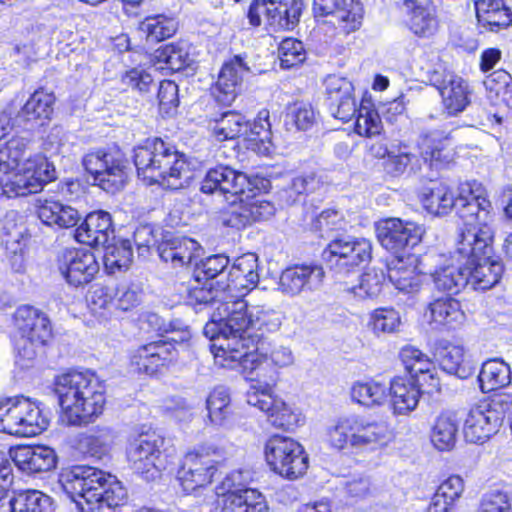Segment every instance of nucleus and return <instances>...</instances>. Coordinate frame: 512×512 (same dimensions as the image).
Instances as JSON below:
<instances>
[{
	"label": "nucleus",
	"instance_id": "obj_14",
	"mask_svg": "<svg viewBox=\"0 0 512 512\" xmlns=\"http://www.w3.org/2000/svg\"><path fill=\"white\" fill-rule=\"evenodd\" d=\"M164 439L156 432L147 431L130 438L126 455L135 472L153 480L165 468L161 448Z\"/></svg>",
	"mask_w": 512,
	"mask_h": 512
},
{
	"label": "nucleus",
	"instance_id": "obj_16",
	"mask_svg": "<svg viewBox=\"0 0 512 512\" xmlns=\"http://www.w3.org/2000/svg\"><path fill=\"white\" fill-rule=\"evenodd\" d=\"M303 0H255L249 8L251 25L259 26L264 16L267 24L277 29H292L298 23Z\"/></svg>",
	"mask_w": 512,
	"mask_h": 512
},
{
	"label": "nucleus",
	"instance_id": "obj_19",
	"mask_svg": "<svg viewBox=\"0 0 512 512\" xmlns=\"http://www.w3.org/2000/svg\"><path fill=\"white\" fill-rule=\"evenodd\" d=\"M371 255L372 244L365 238H336L324 250V257L343 272H349L351 268L368 263Z\"/></svg>",
	"mask_w": 512,
	"mask_h": 512
},
{
	"label": "nucleus",
	"instance_id": "obj_5",
	"mask_svg": "<svg viewBox=\"0 0 512 512\" xmlns=\"http://www.w3.org/2000/svg\"><path fill=\"white\" fill-rule=\"evenodd\" d=\"M54 390L68 425L81 426L93 422L104 411L105 386L90 371H73L55 378Z\"/></svg>",
	"mask_w": 512,
	"mask_h": 512
},
{
	"label": "nucleus",
	"instance_id": "obj_27",
	"mask_svg": "<svg viewBox=\"0 0 512 512\" xmlns=\"http://www.w3.org/2000/svg\"><path fill=\"white\" fill-rule=\"evenodd\" d=\"M325 273L317 264H298L286 268L280 276L279 289L290 296L301 292L315 291L323 283Z\"/></svg>",
	"mask_w": 512,
	"mask_h": 512
},
{
	"label": "nucleus",
	"instance_id": "obj_49",
	"mask_svg": "<svg viewBox=\"0 0 512 512\" xmlns=\"http://www.w3.org/2000/svg\"><path fill=\"white\" fill-rule=\"evenodd\" d=\"M457 432L458 425L455 419L447 413H441L432 425L431 443L439 451H450L456 444Z\"/></svg>",
	"mask_w": 512,
	"mask_h": 512
},
{
	"label": "nucleus",
	"instance_id": "obj_30",
	"mask_svg": "<svg viewBox=\"0 0 512 512\" xmlns=\"http://www.w3.org/2000/svg\"><path fill=\"white\" fill-rule=\"evenodd\" d=\"M441 97L444 112L457 116L471 103L472 89L469 83L456 74H448L440 84L434 85Z\"/></svg>",
	"mask_w": 512,
	"mask_h": 512
},
{
	"label": "nucleus",
	"instance_id": "obj_52",
	"mask_svg": "<svg viewBox=\"0 0 512 512\" xmlns=\"http://www.w3.org/2000/svg\"><path fill=\"white\" fill-rule=\"evenodd\" d=\"M177 28V21L165 15L146 17L139 25L140 31L146 35L147 40L152 42H159L173 36Z\"/></svg>",
	"mask_w": 512,
	"mask_h": 512
},
{
	"label": "nucleus",
	"instance_id": "obj_54",
	"mask_svg": "<svg viewBox=\"0 0 512 512\" xmlns=\"http://www.w3.org/2000/svg\"><path fill=\"white\" fill-rule=\"evenodd\" d=\"M385 274L383 270L372 268L360 276L359 283L350 288L355 297L365 299L377 298L383 288Z\"/></svg>",
	"mask_w": 512,
	"mask_h": 512
},
{
	"label": "nucleus",
	"instance_id": "obj_23",
	"mask_svg": "<svg viewBox=\"0 0 512 512\" xmlns=\"http://www.w3.org/2000/svg\"><path fill=\"white\" fill-rule=\"evenodd\" d=\"M313 11L316 17L335 18L338 29L345 35L360 28L364 15L360 0H314Z\"/></svg>",
	"mask_w": 512,
	"mask_h": 512
},
{
	"label": "nucleus",
	"instance_id": "obj_32",
	"mask_svg": "<svg viewBox=\"0 0 512 512\" xmlns=\"http://www.w3.org/2000/svg\"><path fill=\"white\" fill-rule=\"evenodd\" d=\"M113 233L111 215L99 210L86 216L75 231V239L89 246H105Z\"/></svg>",
	"mask_w": 512,
	"mask_h": 512
},
{
	"label": "nucleus",
	"instance_id": "obj_28",
	"mask_svg": "<svg viewBox=\"0 0 512 512\" xmlns=\"http://www.w3.org/2000/svg\"><path fill=\"white\" fill-rule=\"evenodd\" d=\"M10 457L19 470L27 474L50 471L55 468V451L44 445H22L10 449Z\"/></svg>",
	"mask_w": 512,
	"mask_h": 512
},
{
	"label": "nucleus",
	"instance_id": "obj_24",
	"mask_svg": "<svg viewBox=\"0 0 512 512\" xmlns=\"http://www.w3.org/2000/svg\"><path fill=\"white\" fill-rule=\"evenodd\" d=\"M326 103L330 114L343 122L356 114L354 86L347 78L329 75L325 81Z\"/></svg>",
	"mask_w": 512,
	"mask_h": 512
},
{
	"label": "nucleus",
	"instance_id": "obj_60",
	"mask_svg": "<svg viewBox=\"0 0 512 512\" xmlns=\"http://www.w3.org/2000/svg\"><path fill=\"white\" fill-rule=\"evenodd\" d=\"M278 56L281 67L289 69L304 62L306 51L301 41L295 38H286L279 45Z\"/></svg>",
	"mask_w": 512,
	"mask_h": 512
},
{
	"label": "nucleus",
	"instance_id": "obj_44",
	"mask_svg": "<svg viewBox=\"0 0 512 512\" xmlns=\"http://www.w3.org/2000/svg\"><path fill=\"white\" fill-rule=\"evenodd\" d=\"M38 217L47 226L70 228L79 222L81 215L69 205L46 200L38 208Z\"/></svg>",
	"mask_w": 512,
	"mask_h": 512
},
{
	"label": "nucleus",
	"instance_id": "obj_21",
	"mask_svg": "<svg viewBox=\"0 0 512 512\" xmlns=\"http://www.w3.org/2000/svg\"><path fill=\"white\" fill-rule=\"evenodd\" d=\"M200 191L205 194L220 192L231 194L236 203L240 202L248 192H253L249 177L228 166H217L210 169L201 182Z\"/></svg>",
	"mask_w": 512,
	"mask_h": 512
},
{
	"label": "nucleus",
	"instance_id": "obj_25",
	"mask_svg": "<svg viewBox=\"0 0 512 512\" xmlns=\"http://www.w3.org/2000/svg\"><path fill=\"white\" fill-rule=\"evenodd\" d=\"M275 212V207L269 201L248 192L240 202L232 201L225 223L237 229L244 228L253 222L269 219Z\"/></svg>",
	"mask_w": 512,
	"mask_h": 512
},
{
	"label": "nucleus",
	"instance_id": "obj_41",
	"mask_svg": "<svg viewBox=\"0 0 512 512\" xmlns=\"http://www.w3.org/2000/svg\"><path fill=\"white\" fill-rule=\"evenodd\" d=\"M474 6L479 24L490 31H498L512 24V11L504 0H477Z\"/></svg>",
	"mask_w": 512,
	"mask_h": 512
},
{
	"label": "nucleus",
	"instance_id": "obj_43",
	"mask_svg": "<svg viewBox=\"0 0 512 512\" xmlns=\"http://www.w3.org/2000/svg\"><path fill=\"white\" fill-rule=\"evenodd\" d=\"M230 294L224 289L223 282L217 281L216 286L213 284H200L195 278V283L187 289V301L191 305L211 304L216 308L212 315L217 313L220 308L230 305L233 300L229 299ZM213 316H211V319Z\"/></svg>",
	"mask_w": 512,
	"mask_h": 512
},
{
	"label": "nucleus",
	"instance_id": "obj_63",
	"mask_svg": "<svg viewBox=\"0 0 512 512\" xmlns=\"http://www.w3.org/2000/svg\"><path fill=\"white\" fill-rule=\"evenodd\" d=\"M477 512H512V493L491 490L483 495Z\"/></svg>",
	"mask_w": 512,
	"mask_h": 512
},
{
	"label": "nucleus",
	"instance_id": "obj_47",
	"mask_svg": "<svg viewBox=\"0 0 512 512\" xmlns=\"http://www.w3.org/2000/svg\"><path fill=\"white\" fill-rule=\"evenodd\" d=\"M350 396L353 402L372 409L385 404L388 393L385 384L371 379L354 382L350 389Z\"/></svg>",
	"mask_w": 512,
	"mask_h": 512
},
{
	"label": "nucleus",
	"instance_id": "obj_38",
	"mask_svg": "<svg viewBox=\"0 0 512 512\" xmlns=\"http://www.w3.org/2000/svg\"><path fill=\"white\" fill-rule=\"evenodd\" d=\"M117 438L116 432L106 426H97L78 436L77 449L90 457L102 459L109 455Z\"/></svg>",
	"mask_w": 512,
	"mask_h": 512
},
{
	"label": "nucleus",
	"instance_id": "obj_22",
	"mask_svg": "<svg viewBox=\"0 0 512 512\" xmlns=\"http://www.w3.org/2000/svg\"><path fill=\"white\" fill-rule=\"evenodd\" d=\"M400 358L405 369L422 387V392L427 394L440 392L441 382L438 371L427 354L415 346L406 345L400 351Z\"/></svg>",
	"mask_w": 512,
	"mask_h": 512
},
{
	"label": "nucleus",
	"instance_id": "obj_8",
	"mask_svg": "<svg viewBox=\"0 0 512 512\" xmlns=\"http://www.w3.org/2000/svg\"><path fill=\"white\" fill-rule=\"evenodd\" d=\"M391 439L387 424L357 414L339 417L326 429V442L338 451H375L387 447Z\"/></svg>",
	"mask_w": 512,
	"mask_h": 512
},
{
	"label": "nucleus",
	"instance_id": "obj_6",
	"mask_svg": "<svg viewBox=\"0 0 512 512\" xmlns=\"http://www.w3.org/2000/svg\"><path fill=\"white\" fill-rule=\"evenodd\" d=\"M138 177L147 185L182 189L193 178L187 157L160 138H148L134 148Z\"/></svg>",
	"mask_w": 512,
	"mask_h": 512
},
{
	"label": "nucleus",
	"instance_id": "obj_39",
	"mask_svg": "<svg viewBox=\"0 0 512 512\" xmlns=\"http://www.w3.org/2000/svg\"><path fill=\"white\" fill-rule=\"evenodd\" d=\"M422 387L403 377L394 378L389 387L391 405L395 415H407L418 406Z\"/></svg>",
	"mask_w": 512,
	"mask_h": 512
},
{
	"label": "nucleus",
	"instance_id": "obj_34",
	"mask_svg": "<svg viewBox=\"0 0 512 512\" xmlns=\"http://www.w3.org/2000/svg\"><path fill=\"white\" fill-rule=\"evenodd\" d=\"M265 496L256 489L217 496L210 512H268Z\"/></svg>",
	"mask_w": 512,
	"mask_h": 512
},
{
	"label": "nucleus",
	"instance_id": "obj_18",
	"mask_svg": "<svg viewBox=\"0 0 512 512\" xmlns=\"http://www.w3.org/2000/svg\"><path fill=\"white\" fill-rule=\"evenodd\" d=\"M57 268L69 285L79 287L94 279L99 264L89 250L66 248L58 253Z\"/></svg>",
	"mask_w": 512,
	"mask_h": 512
},
{
	"label": "nucleus",
	"instance_id": "obj_9",
	"mask_svg": "<svg viewBox=\"0 0 512 512\" xmlns=\"http://www.w3.org/2000/svg\"><path fill=\"white\" fill-rule=\"evenodd\" d=\"M487 226L488 235L474 231L476 237L465 250L460 249V238H457L455 244V256L463 262L467 286L474 290L492 288L499 282L503 273L502 264L491 259L494 222H488Z\"/></svg>",
	"mask_w": 512,
	"mask_h": 512
},
{
	"label": "nucleus",
	"instance_id": "obj_40",
	"mask_svg": "<svg viewBox=\"0 0 512 512\" xmlns=\"http://www.w3.org/2000/svg\"><path fill=\"white\" fill-rule=\"evenodd\" d=\"M450 146L449 134L433 130L423 134L419 141L421 155L431 166L439 167L451 162L453 153Z\"/></svg>",
	"mask_w": 512,
	"mask_h": 512
},
{
	"label": "nucleus",
	"instance_id": "obj_59",
	"mask_svg": "<svg viewBox=\"0 0 512 512\" xmlns=\"http://www.w3.org/2000/svg\"><path fill=\"white\" fill-rule=\"evenodd\" d=\"M245 136L253 142L261 143L264 151H269L271 145V124L269 122V111L262 109L252 124H248Z\"/></svg>",
	"mask_w": 512,
	"mask_h": 512
},
{
	"label": "nucleus",
	"instance_id": "obj_48",
	"mask_svg": "<svg viewBox=\"0 0 512 512\" xmlns=\"http://www.w3.org/2000/svg\"><path fill=\"white\" fill-rule=\"evenodd\" d=\"M478 378L484 393L503 388L511 382L510 366L500 359L488 360L483 363Z\"/></svg>",
	"mask_w": 512,
	"mask_h": 512
},
{
	"label": "nucleus",
	"instance_id": "obj_26",
	"mask_svg": "<svg viewBox=\"0 0 512 512\" xmlns=\"http://www.w3.org/2000/svg\"><path fill=\"white\" fill-rule=\"evenodd\" d=\"M258 258L254 253L238 257L228 273L224 289L230 294V300L243 299L259 282Z\"/></svg>",
	"mask_w": 512,
	"mask_h": 512
},
{
	"label": "nucleus",
	"instance_id": "obj_57",
	"mask_svg": "<svg viewBox=\"0 0 512 512\" xmlns=\"http://www.w3.org/2000/svg\"><path fill=\"white\" fill-rule=\"evenodd\" d=\"M19 512H50L52 499L36 489L20 490L15 493Z\"/></svg>",
	"mask_w": 512,
	"mask_h": 512
},
{
	"label": "nucleus",
	"instance_id": "obj_20",
	"mask_svg": "<svg viewBox=\"0 0 512 512\" xmlns=\"http://www.w3.org/2000/svg\"><path fill=\"white\" fill-rule=\"evenodd\" d=\"M425 233L422 225L400 218H388L377 225V236L381 245L394 253L414 247Z\"/></svg>",
	"mask_w": 512,
	"mask_h": 512
},
{
	"label": "nucleus",
	"instance_id": "obj_42",
	"mask_svg": "<svg viewBox=\"0 0 512 512\" xmlns=\"http://www.w3.org/2000/svg\"><path fill=\"white\" fill-rule=\"evenodd\" d=\"M435 357L445 372L465 379L472 375L474 367L466 357L463 346L452 343L437 348Z\"/></svg>",
	"mask_w": 512,
	"mask_h": 512
},
{
	"label": "nucleus",
	"instance_id": "obj_31",
	"mask_svg": "<svg viewBox=\"0 0 512 512\" xmlns=\"http://www.w3.org/2000/svg\"><path fill=\"white\" fill-rule=\"evenodd\" d=\"M13 325L19 332V337H35L38 343H47L52 331L47 316L38 309L23 305L13 313Z\"/></svg>",
	"mask_w": 512,
	"mask_h": 512
},
{
	"label": "nucleus",
	"instance_id": "obj_13",
	"mask_svg": "<svg viewBox=\"0 0 512 512\" xmlns=\"http://www.w3.org/2000/svg\"><path fill=\"white\" fill-rule=\"evenodd\" d=\"M508 397L496 395L490 401H482L472 407L464 421L463 433L470 443H483L496 434L505 417Z\"/></svg>",
	"mask_w": 512,
	"mask_h": 512
},
{
	"label": "nucleus",
	"instance_id": "obj_51",
	"mask_svg": "<svg viewBox=\"0 0 512 512\" xmlns=\"http://www.w3.org/2000/svg\"><path fill=\"white\" fill-rule=\"evenodd\" d=\"M402 324L400 313L391 307H382L369 314L367 326L377 336L393 334L400 330Z\"/></svg>",
	"mask_w": 512,
	"mask_h": 512
},
{
	"label": "nucleus",
	"instance_id": "obj_15",
	"mask_svg": "<svg viewBox=\"0 0 512 512\" xmlns=\"http://www.w3.org/2000/svg\"><path fill=\"white\" fill-rule=\"evenodd\" d=\"M83 166L94 183L110 193L119 191L127 178L126 160L119 151L90 152L83 158Z\"/></svg>",
	"mask_w": 512,
	"mask_h": 512
},
{
	"label": "nucleus",
	"instance_id": "obj_2",
	"mask_svg": "<svg viewBox=\"0 0 512 512\" xmlns=\"http://www.w3.org/2000/svg\"><path fill=\"white\" fill-rule=\"evenodd\" d=\"M221 351H224L220 346ZM229 356L225 352L217 355L220 367L229 369L240 368L243 373L254 374L246 392V401L250 406L264 412L268 421L275 427L284 430H294L302 422L299 411L289 407L281 398L275 395L279 375L271 367L268 359L260 354H244L238 351Z\"/></svg>",
	"mask_w": 512,
	"mask_h": 512
},
{
	"label": "nucleus",
	"instance_id": "obj_56",
	"mask_svg": "<svg viewBox=\"0 0 512 512\" xmlns=\"http://www.w3.org/2000/svg\"><path fill=\"white\" fill-rule=\"evenodd\" d=\"M409 30L420 38H430L439 29L437 8L406 15Z\"/></svg>",
	"mask_w": 512,
	"mask_h": 512
},
{
	"label": "nucleus",
	"instance_id": "obj_10",
	"mask_svg": "<svg viewBox=\"0 0 512 512\" xmlns=\"http://www.w3.org/2000/svg\"><path fill=\"white\" fill-rule=\"evenodd\" d=\"M225 456L224 449L213 444L188 451L177 472L183 490L190 493L211 484Z\"/></svg>",
	"mask_w": 512,
	"mask_h": 512
},
{
	"label": "nucleus",
	"instance_id": "obj_7",
	"mask_svg": "<svg viewBox=\"0 0 512 512\" xmlns=\"http://www.w3.org/2000/svg\"><path fill=\"white\" fill-rule=\"evenodd\" d=\"M29 143L24 137H13L4 144L13 169L18 168L1 180L2 192L8 198L38 193L56 178L55 167L45 156H28Z\"/></svg>",
	"mask_w": 512,
	"mask_h": 512
},
{
	"label": "nucleus",
	"instance_id": "obj_36",
	"mask_svg": "<svg viewBox=\"0 0 512 512\" xmlns=\"http://www.w3.org/2000/svg\"><path fill=\"white\" fill-rule=\"evenodd\" d=\"M440 256L438 263H429L430 265H439V267L434 271L429 270L428 273L431 275L434 286L438 291L457 294L467 286L463 262L455 256V250L452 252V262L450 264H444V257L443 255Z\"/></svg>",
	"mask_w": 512,
	"mask_h": 512
},
{
	"label": "nucleus",
	"instance_id": "obj_33",
	"mask_svg": "<svg viewBox=\"0 0 512 512\" xmlns=\"http://www.w3.org/2000/svg\"><path fill=\"white\" fill-rule=\"evenodd\" d=\"M424 317L435 329H454L465 320L460 302L452 297L434 299L428 304Z\"/></svg>",
	"mask_w": 512,
	"mask_h": 512
},
{
	"label": "nucleus",
	"instance_id": "obj_64",
	"mask_svg": "<svg viewBox=\"0 0 512 512\" xmlns=\"http://www.w3.org/2000/svg\"><path fill=\"white\" fill-rule=\"evenodd\" d=\"M46 343H38L35 337H19L16 340L15 348H16V364L21 368H28L33 365L38 351L45 345Z\"/></svg>",
	"mask_w": 512,
	"mask_h": 512
},
{
	"label": "nucleus",
	"instance_id": "obj_35",
	"mask_svg": "<svg viewBox=\"0 0 512 512\" xmlns=\"http://www.w3.org/2000/svg\"><path fill=\"white\" fill-rule=\"evenodd\" d=\"M173 359L170 346L164 342H152L138 348L131 357V365L139 373L155 375Z\"/></svg>",
	"mask_w": 512,
	"mask_h": 512
},
{
	"label": "nucleus",
	"instance_id": "obj_17",
	"mask_svg": "<svg viewBox=\"0 0 512 512\" xmlns=\"http://www.w3.org/2000/svg\"><path fill=\"white\" fill-rule=\"evenodd\" d=\"M441 256L427 255L424 258L408 256L397 259L388 266L387 277L394 288L404 295L413 296L420 292L424 275L428 274L427 263H438Z\"/></svg>",
	"mask_w": 512,
	"mask_h": 512
},
{
	"label": "nucleus",
	"instance_id": "obj_45",
	"mask_svg": "<svg viewBox=\"0 0 512 512\" xmlns=\"http://www.w3.org/2000/svg\"><path fill=\"white\" fill-rule=\"evenodd\" d=\"M152 61L158 69L180 71L190 64L189 46L184 41L161 46L153 53Z\"/></svg>",
	"mask_w": 512,
	"mask_h": 512
},
{
	"label": "nucleus",
	"instance_id": "obj_4",
	"mask_svg": "<svg viewBox=\"0 0 512 512\" xmlns=\"http://www.w3.org/2000/svg\"><path fill=\"white\" fill-rule=\"evenodd\" d=\"M59 484L81 512H112L127 497L116 476L86 465L63 469Z\"/></svg>",
	"mask_w": 512,
	"mask_h": 512
},
{
	"label": "nucleus",
	"instance_id": "obj_58",
	"mask_svg": "<svg viewBox=\"0 0 512 512\" xmlns=\"http://www.w3.org/2000/svg\"><path fill=\"white\" fill-rule=\"evenodd\" d=\"M208 415L215 425H223L229 415L230 397L224 388L213 390L206 401Z\"/></svg>",
	"mask_w": 512,
	"mask_h": 512
},
{
	"label": "nucleus",
	"instance_id": "obj_37",
	"mask_svg": "<svg viewBox=\"0 0 512 512\" xmlns=\"http://www.w3.org/2000/svg\"><path fill=\"white\" fill-rule=\"evenodd\" d=\"M199 251L200 245L188 237H173L158 247L160 258L175 268L195 264Z\"/></svg>",
	"mask_w": 512,
	"mask_h": 512
},
{
	"label": "nucleus",
	"instance_id": "obj_29",
	"mask_svg": "<svg viewBox=\"0 0 512 512\" xmlns=\"http://www.w3.org/2000/svg\"><path fill=\"white\" fill-rule=\"evenodd\" d=\"M250 71L248 63L241 55H235L226 61L219 73L214 95L219 103L231 104L237 95V91L244 76Z\"/></svg>",
	"mask_w": 512,
	"mask_h": 512
},
{
	"label": "nucleus",
	"instance_id": "obj_61",
	"mask_svg": "<svg viewBox=\"0 0 512 512\" xmlns=\"http://www.w3.org/2000/svg\"><path fill=\"white\" fill-rule=\"evenodd\" d=\"M419 66L432 86L440 84L441 80L446 77L448 72L436 51L423 53L419 58Z\"/></svg>",
	"mask_w": 512,
	"mask_h": 512
},
{
	"label": "nucleus",
	"instance_id": "obj_11",
	"mask_svg": "<svg viewBox=\"0 0 512 512\" xmlns=\"http://www.w3.org/2000/svg\"><path fill=\"white\" fill-rule=\"evenodd\" d=\"M48 417L28 398L0 401V431L19 437H33L47 429Z\"/></svg>",
	"mask_w": 512,
	"mask_h": 512
},
{
	"label": "nucleus",
	"instance_id": "obj_46",
	"mask_svg": "<svg viewBox=\"0 0 512 512\" xmlns=\"http://www.w3.org/2000/svg\"><path fill=\"white\" fill-rule=\"evenodd\" d=\"M55 96L43 89L36 90L26 101L19 116L26 122L43 125L53 113Z\"/></svg>",
	"mask_w": 512,
	"mask_h": 512
},
{
	"label": "nucleus",
	"instance_id": "obj_3",
	"mask_svg": "<svg viewBox=\"0 0 512 512\" xmlns=\"http://www.w3.org/2000/svg\"><path fill=\"white\" fill-rule=\"evenodd\" d=\"M424 208L434 215H446L453 208L463 220L460 249L465 250L476 237L477 228L482 235H488V222H494L492 205L487 198L485 187L477 181H467L458 187L455 196L445 183H433L421 197Z\"/></svg>",
	"mask_w": 512,
	"mask_h": 512
},
{
	"label": "nucleus",
	"instance_id": "obj_55",
	"mask_svg": "<svg viewBox=\"0 0 512 512\" xmlns=\"http://www.w3.org/2000/svg\"><path fill=\"white\" fill-rule=\"evenodd\" d=\"M357 118L355 122V132L367 138L380 135L383 130L382 121L378 112L370 107V104L363 101L357 109Z\"/></svg>",
	"mask_w": 512,
	"mask_h": 512
},
{
	"label": "nucleus",
	"instance_id": "obj_1",
	"mask_svg": "<svg viewBox=\"0 0 512 512\" xmlns=\"http://www.w3.org/2000/svg\"><path fill=\"white\" fill-rule=\"evenodd\" d=\"M282 324L281 312L265 303H248L244 299H236L230 305L222 307L213 315L212 321L204 327V334L212 340L211 352L215 364L219 366L217 355L220 346L229 356L238 351L241 354H259L255 347V338L250 330L274 332ZM263 355L264 354H261ZM267 358V356L265 355Z\"/></svg>",
	"mask_w": 512,
	"mask_h": 512
},
{
	"label": "nucleus",
	"instance_id": "obj_12",
	"mask_svg": "<svg viewBox=\"0 0 512 512\" xmlns=\"http://www.w3.org/2000/svg\"><path fill=\"white\" fill-rule=\"evenodd\" d=\"M265 458L270 468L289 480L303 476L308 469V455L296 440L274 435L265 444Z\"/></svg>",
	"mask_w": 512,
	"mask_h": 512
},
{
	"label": "nucleus",
	"instance_id": "obj_53",
	"mask_svg": "<svg viewBox=\"0 0 512 512\" xmlns=\"http://www.w3.org/2000/svg\"><path fill=\"white\" fill-rule=\"evenodd\" d=\"M133 252L131 241L121 240L113 245H107L104 253V265L109 273L128 269L132 262Z\"/></svg>",
	"mask_w": 512,
	"mask_h": 512
},
{
	"label": "nucleus",
	"instance_id": "obj_50",
	"mask_svg": "<svg viewBox=\"0 0 512 512\" xmlns=\"http://www.w3.org/2000/svg\"><path fill=\"white\" fill-rule=\"evenodd\" d=\"M248 122L236 111H227L215 118L211 126L213 135L219 141L235 139L247 133Z\"/></svg>",
	"mask_w": 512,
	"mask_h": 512
},
{
	"label": "nucleus",
	"instance_id": "obj_62",
	"mask_svg": "<svg viewBox=\"0 0 512 512\" xmlns=\"http://www.w3.org/2000/svg\"><path fill=\"white\" fill-rule=\"evenodd\" d=\"M116 289L112 286L96 283L87 296L88 306L94 314H102L114 305Z\"/></svg>",
	"mask_w": 512,
	"mask_h": 512
}]
</instances>
